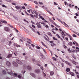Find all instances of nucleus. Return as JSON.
I'll return each mask as SVG.
<instances>
[{
  "instance_id": "obj_47",
  "label": "nucleus",
  "mask_w": 79,
  "mask_h": 79,
  "mask_svg": "<svg viewBox=\"0 0 79 79\" xmlns=\"http://www.w3.org/2000/svg\"><path fill=\"white\" fill-rule=\"evenodd\" d=\"M34 3H35L36 4V5H37V4H38V3H37V1H34Z\"/></svg>"
},
{
  "instance_id": "obj_52",
  "label": "nucleus",
  "mask_w": 79,
  "mask_h": 79,
  "mask_svg": "<svg viewBox=\"0 0 79 79\" xmlns=\"http://www.w3.org/2000/svg\"><path fill=\"white\" fill-rule=\"evenodd\" d=\"M12 35H13V34L11 33L9 35V37H11V36H12Z\"/></svg>"
},
{
  "instance_id": "obj_18",
  "label": "nucleus",
  "mask_w": 79,
  "mask_h": 79,
  "mask_svg": "<svg viewBox=\"0 0 79 79\" xmlns=\"http://www.w3.org/2000/svg\"><path fill=\"white\" fill-rule=\"evenodd\" d=\"M69 74L71 75V76H74L75 75L74 73L71 72H70L69 73Z\"/></svg>"
},
{
  "instance_id": "obj_21",
  "label": "nucleus",
  "mask_w": 79,
  "mask_h": 79,
  "mask_svg": "<svg viewBox=\"0 0 79 79\" xmlns=\"http://www.w3.org/2000/svg\"><path fill=\"white\" fill-rule=\"evenodd\" d=\"M41 58H43V59H45V56H44V55H43V54H41Z\"/></svg>"
},
{
  "instance_id": "obj_13",
  "label": "nucleus",
  "mask_w": 79,
  "mask_h": 79,
  "mask_svg": "<svg viewBox=\"0 0 79 79\" xmlns=\"http://www.w3.org/2000/svg\"><path fill=\"white\" fill-rule=\"evenodd\" d=\"M65 63L67 64H68V65H69V66H71V64L68 61H66L65 62Z\"/></svg>"
},
{
  "instance_id": "obj_50",
  "label": "nucleus",
  "mask_w": 79,
  "mask_h": 79,
  "mask_svg": "<svg viewBox=\"0 0 79 79\" xmlns=\"http://www.w3.org/2000/svg\"><path fill=\"white\" fill-rule=\"evenodd\" d=\"M68 51L69 52V53H71V50H70V48H69L68 49Z\"/></svg>"
},
{
  "instance_id": "obj_63",
  "label": "nucleus",
  "mask_w": 79,
  "mask_h": 79,
  "mask_svg": "<svg viewBox=\"0 0 79 79\" xmlns=\"http://www.w3.org/2000/svg\"><path fill=\"white\" fill-rule=\"evenodd\" d=\"M18 77L19 78H21V76L20 75L18 76Z\"/></svg>"
},
{
  "instance_id": "obj_44",
  "label": "nucleus",
  "mask_w": 79,
  "mask_h": 79,
  "mask_svg": "<svg viewBox=\"0 0 79 79\" xmlns=\"http://www.w3.org/2000/svg\"><path fill=\"white\" fill-rule=\"evenodd\" d=\"M68 44L69 45H70L71 46H72V45H73V44H72V43H69Z\"/></svg>"
},
{
  "instance_id": "obj_27",
  "label": "nucleus",
  "mask_w": 79,
  "mask_h": 79,
  "mask_svg": "<svg viewBox=\"0 0 79 79\" xmlns=\"http://www.w3.org/2000/svg\"><path fill=\"white\" fill-rule=\"evenodd\" d=\"M14 77H17L18 76V75L16 73H15L14 74Z\"/></svg>"
},
{
  "instance_id": "obj_59",
  "label": "nucleus",
  "mask_w": 79,
  "mask_h": 79,
  "mask_svg": "<svg viewBox=\"0 0 79 79\" xmlns=\"http://www.w3.org/2000/svg\"><path fill=\"white\" fill-rule=\"evenodd\" d=\"M45 27L46 28H48L49 27H48V25H46L45 26Z\"/></svg>"
},
{
  "instance_id": "obj_37",
  "label": "nucleus",
  "mask_w": 79,
  "mask_h": 79,
  "mask_svg": "<svg viewBox=\"0 0 79 79\" xmlns=\"http://www.w3.org/2000/svg\"><path fill=\"white\" fill-rule=\"evenodd\" d=\"M9 26H10V27H11L12 28H13V26H12L11 25H10V24H8Z\"/></svg>"
},
{
  "instance_id": "obj_23",
  "label": "nucleus",
  "mask_w": 79,
  "mask_h": 79,
  "mask_svg": "<svg viewBox=\"0 0 79 79\" xmlns=\"http://www.w3.org/2000/svg\"><path fill=\"white\" fill-rule=\"evenodd\" d=\"M11 56H12V55L10 54L7 57L9 58H11Z\"/></svg>"
},
{
  "instance_id": "obj_9",
  "label": "nucleus",
  "mask_w": 79,
  "mask_h": 79,
  "mask_svg": "<svg viewBox=\"0 0 79 79\" xmlns=\"http://www.w3.org/2000/svg\"><path fill=\"white\" fill-rule=\"evenodd\" d=\"M27 43H28V44H31V43L32 42V41H31V40L28 38H27Z\"/></svg>"
},
{
  "instance_id": "obj_14",
  "label": "nucleus",
  "mask_w": 79,
  "mask_h": 79,
  "mask_svg": "<svg viewBox=\"0 0 79 79\" xmlns=\"http://www.w3.org/2000/svg\"><path fill=\"white\" fill-rule=\"evenodd\" d=\"M6 64L7 65V66H10L11 64L10 63V62L7 61L6 62Z\"/></svg>"
},
{
  "instance_id": "obj_45",
  "label": "nucleus",
  "mask_w": 79,
  "mask_h": 79,
  "mask_svg": "<svg viewBox=\"0 0 79 79\" xmlns=\"http://www.w3.org/2000/svg\"><path fill=\"white\" fill-rule=\"evenodd\" d=\"M54 4L55 5H58V4L55 2H54Z\"/></svg>"
},
{
  "instance_id": "obj_35",
  "label": "nucleus",
  "mask_w": 79,
  "mask_h": 79,
  "mask_svg": "<svg viewBox=\"0 0 79 79\" xmlns=\"http://www.w3.org/2000/svg\"><path fill=\"white\" fill-rule=\"evenodd\" d=\"M53 39L54 40H57V39L55 37H53Z\"/></svg>"
},
{
  "instance_id": "obj_56",
  "label": "nucleus",
  "mask_w": 79,
  "mask_h": 79,
  "mask_svg": "<svg viewBox=\"0 0 79 79\" xmlns=\"http://www.w3.org/2000/svg\"><path fill=\"white\" fill-rule=\"evenodd\" d=\"M50 43H51V44H53V41H49Z\"/></svg>"
},
{
  "instance_id": "obj_32",
  "label": "nucleus",
  "mask_w": 79,
  "mask_h": 79,
  "mask_svg": "<svg viewBox=\"0 0 79 79\" xmlns=\"http://www.w3.org/2000/svg\"><path fill=\"white\" fill-rule=\"evenodd\" d=\"M36 48H37V49H40V47L38 46H36Z\"/></svg>"
},
{
  "instance_id": "obj_24",
  "label": "nucleus",
  "mask_w": 79,
  "mask_h": 79,
  "mask_svg": "<svg viewBox=\"0 0 79 79\" xmlns=\"http://www.w3.org/2000/svg\"><path fill=\"white\" fill-rule=\"evenodd\" d=\"M66 71L67 72H69L70 71V69L69 68H67L66 69Z\"/></svg>"
},
{
  "instance_id": "obj_5",
  "label": "nucleus",
  "mask_w": 79,
  "mask_h": 79,
  "mask_svg": "<svg viewBox=\"0 0 79 79\" xmlns=\"http://www.w3.org/2000/svg\"><path fill=\"white\" fill-rule=\"evenodd\" d=\"M26 68L28 69L29 70H31V67L30 66H27L26 67V65L23 66V68L24 69H26Z\"/></svg>"
},
{
  "instance_id": "obj_58",
  "label": "nucleus",
  "mask_w": 79,
  "mask_h": 79,
  "mask_svg": "<svg viewBox=\"0 0 79 79\" xmlns=\"http://www.w3.org/2000/svg\"><path fill=\"white\" fill-rule=\"evenodd\" d=\"M61 65H62V67H64V63H62Z\"/></svg>"
},
{
  "instance_id": "obj_7",
  "label": "nucleus",
  "mask_w": 79,
  "mask_h": 79,
  "mask_svg": "<svg viewBox=\"0 0 79 79\" xmlns=\"http://www.w3.org/2000/svg\"><path fill=\"white\" fill-rule=\"evenodd\" d=\"M4 30L6 32H9L10 31V28L8 27H4Z\"/></svg>"
},
{
  "instance_id": "obj_1",
  "label": "nucleus",
  "mask_w": 79,
  "mask_h": 79,
  "mask_svg": "<svg viewBox=\"0 0 79 79\" xmlns=\"http://www.w3.org/2000/svg\"><path fill=\"white\" fill-rule=\"evenodd\" d=\"M65 33L66 34V35H67L69 37L70 40H72L73 38H72V37H71L69 35L66 33V32H65L64 31H62V35H66V34H64Z\"/></svg>"
},
{
  "instance_id": "obj_6",
  "label": "nucleus",
  "mask_w": 79,
  "mask_h": 79,
  "mask_svg": "<svg viewBox=\"0 0 79 79\" xmlns=\"http://www.w3.org/2000/svg\"><path fill=\"white\" fill-rule=\"evenodd\" d=\"M45 35V36H44V39H45L46 40H47V41H49V40H50V39L49 38L48 36H47V35Z\"/></svg>"
},
{
  "instance_id": "obj_60",
  "label": "nucleus",
  "mask_w": 79,
  "mask_h": 79,
  "mask_svg": "<svg viewBox=\"0 0 79 79\" xmlns=\"http://www.w3.org/2000/svg\"><path fill=\"white\" fill-rule=\"evenodd\" d=\"M2 6H3V7H6V6L4 5H2Z\"/></svg>"
},
{
  "instance_id": "obj_12",
  "label": "nucleus",
  "mask_w": 79,
  "mask_h": 79,
  "mask_svg": "<svg viewBox=\"0 0 79 79\" xmlns=\"http://www.w3.org/2000/svg\"><path fill=\"white\" fill-rule=\"evenodd\" d=\"M13 65L14 66H18V64L16 63L15 62H13Z\"/></svg>"
},
{
  "instance_id": "obj_39",
  "label": "nucleus",
  "mask_w": 79,
  "mask_h": 79,
  "mask_svg": "<svg viewBox=\"0 0 79 79\" xmlns=\"http://www.w3.org/2000/svg\"><path fill=\"white\" fill-rule=\"evenodd\" d=\"M24 12L25 13L26 15H29V14H28V13H27V12L25 10H24Z\"/></svg>"
},
{
  "instance_id": "obj_36",
  "label": "nucleus",
  "mask_w": 79,
  "mask_h": 79,
  "mask_svg": "<svg viewBox=\"0 0 79 79\" xmlns=\"http://www.w3.org/2000/svg\"><path fill=\"white\" fill-rule=\"evenodd\" d=\"M29 16H31V17H32V18H34V15L32 14H30L28 15Z\"/></svg>"
},
{
  "instance_id": "obj_34",
  "label": "nucleus",
  "mask_w": 79,
  "mask_h": 79,
  "mask_svg": "<svg viewBox=\"0 0 79 79\" xmlns=\"http://www.w3.org/2000/svg\"><path fill=\"white\" fill-rule=\"evenodd\" d=\"M70 52H75V50H71Z\"/></svg>"
},
{
  "instance_id": "obj_55",
  "label": "nucleus",
  "mask_w": 79,
  "mask_h": 79,
  "mask_svg": "<svg viewBox=\"0 0 79 79\" xmlns=\"http://www.w3.org/2000/svg\"><path fill=\"white\" fill-rule=\"evenodd\" d=\"M32 60L33 61H35V59H32Z\"/></svg>"
},
{
  "instance_id": "obj_62",
  "label": "nucleus",
  "mask_w": 79,
  "mask_h": 79,
  "mask_svg": "<svg viewBox=\"0 0 79 79\" xmlns=\"http://www.w3.org/2000/svg\"><path fill=\"white\" fill-rule=\"evenodd\" d=\"M64 3H65V5H66L68 4V3H67V2H64Z\"/></svg>"
},
{
  "instance_id": "obj_11",
  "label": "nucleus",
  "mask_w": 79,
  "mask_h": 79,
  "mask_svg": "<svg viewBox=\"0 0 79 79\" xmlns=\"http://www.w3.org/2000/svg\"><path fill=\"white\" fill-rule=\"evenodd\" d=\"M40 70L39 69H36L35 70V72L36 73H37V74H39V73H40Z\"/></svg>"
},
{
  "instance_id": "obj_33",
  "label": "nucleus",
  "mask_w": 79,
  "mask_h": 79,
  "mask_svg": "<svg viewBox=\"0 0 79 79\" xmlns=\"http://www.w3.org/2000/svg\"><path fill=\"white\" fill-rule=\"evenodd\" d=\"M52 59L53 61H56V59L55 57H52Z\"/></svg>"
},
{
  "instance_id": "obj_57",
  "label": "nucleus",
  "mask_w": 79,
  "mask_h": 79,
  "mask_svg": "<svg viewBox=\"0 0 79 79\" xmlns=\"http://www.w3.org/2000/svg\"><path fill=\"white\" fill-rule=\"evenodd\" d=\"M75 15L77 16H78L79 15H78V14H77V13H76Z\"/></svg>"
},
{
  "instance_id": "obj_42",
  "label": "nucleus",
  "mask_w": 79,
  "mask_h": 79,
  "mask_svg": "<svg viewBox=\"0 0 79 79\" xmlns=\"http://www.w3.org/2000/svg\"><path fill=\"white\" fill-rule=\"evenodd\" d=\"M43 49L44 52H45V53H47V52H46L45 49L43 48Z\"/></svg>"
},
{
  "instance_id": "obj_40",
  "label": "nucleus",
  "mask_w": 79,
  "mask_h": 79,
  "mask_svg": "<svg viewBox=\"0 0 79 79\" xmlns=\"http://www.w3.org/2000/svg\"><path fill=\"white\" fill-rule=\"evenodd\" d=\"M48 13H50V15H52V16H53V14H52V13L51 12V11H48Z\"/></svg>"
},
{
  "instance_id": "obj_43",
  "label": "nucleus",
  "mask_w": 79,
  "mask_h": 79,
  "mask_svg": "<svg viewBox=\"0 0 79 79\" xmlns=\"http://www.w3.org/2000/svg\"><path fill=\"white\" fill-rule=\"evenodd\" d=\"M32 27H33V28H35V26L33 24L32 25Z\"/></svg>"
},
{
  "instance_id": "obj_4",
  "label": "nucleus",
  "mask_w": 79,
  "mask_h": 79,
  "mask_svg": "<svg viewBox=\"0 0 79 79\" xmlns=\"http://www.w3.org/2000/svg\"><path fill=\"white\" fill-rule=\"evenodd\" d=\"M8 71V73L9 74H10L11 76H12L13 75V72H12V71L11 70H7Z\"/></svg>"
},
{
  "instance_id": "obj_20",
  "label": "nucleus",
  "mask_w": 79,
  "mask_h": 79,
  "mask_svg": "<svg viewBox=\"0 0 79 79\" xmlns=\"http://www.w3.org/2000/svg\"><path fill=\"white\" fill-rule=\"evenodd\" d=\"M15 8L17 10H19V9L21 8V7H20L18 6H16Z\"/></svg>"
},
{
  "instance_id": "obj_8",
  "label": "nucleus",
  "mask_w": 79,
  "mask_h": 79,
  "mask_svg": "<svg viewBox=\"0 0 79 79\" xmlns=\"http://www.w3.org/2000/svg\"><path fill=\"white\" fill-rule=\"evenodd\" d=\"M16 61L19 64H23V63L18 59H16Z\"/></svg>"
},
{
  "instance_id": "obj_16",
  "label": "nucleus",
  "mask_w": 79,
  "mask_h": 79,
  "mask_svg": "<svg viewBox=\"0 0 79 79\" xmlns=\"http://www.w3.org/2000/svg\"><path fill=\"white\" fill-rule=\"evenodd\" d=\"M52 23L55 26H56V27H60L59 26L57 25L55 23V22L53 21H52Z\"/></svg>"
},
{
  "instance_id": "obj_19",
  "label": "nucleus",
  "mask_w": 79,
  "mask_h": 79,
  "mask_svg": "<svg viewBox=\"0 0 79 79\" xmlns=\"http://www.w3.org/2000/svg\"><path fill=\"white\" fill-rule=\"evenodd\" d=\"M30 75L32 76L33 77H35V74L33 73H31Z\"/></svg>"
},
{
  "instance_id": "obj_2",
  "label": "nucleus",
  "mask_w": 79,
  "mask_h": 79,
  "mask_svg": "<svg viewBox=\"0 0 79 79\" xmlns=\"http://www.w3.org/2000/svg\"><path fill=\"white\" fill-rule=\"evenodd\" d=\"M57 20H58V21H59L60 22V23H62L63 24H64V26H65V27H68V25H67L66 23H65V22H62V21H61V20L60 19H57Z\"/></svg>"
},
{
  "instance_id": "obj_38",
  "label": "nucleus",
  "mask_w": 79,
  "mask_h": 79,
  "mask_svg": "<svg viewBox=\"0 0 79 79\" xmlns=\"http://www.w3.org/2000/svg\"><path fill=\"white\" fill-rule=\"evenodd\" d=\"M26 45L27 47H29V46H30V45L29 44H27V43H26Z\"/></svg>"
},
{
  "instance_id": "obj_49",
  "label": "nucleus",
  "mask_w": 79,
  "mask_h": 79,
  "mask_svg": "<svg viewBox=\"0 0 79 79\" xmlns=\"http://www.w3.org/2000/svg\"><path fill=\"white\" fill-rule=\"evenodd\" d=\"M75 73L76 74H78V75L79 74V73H78V72H77L75 71Z\"/></svg>"
},
{
  "instance_id": "obj_61",
  "label": "nucleus",
  "mask_w": 79,
  "mask_h": 79,
  "mask_svg": "<svg viewBox=\"0 0 79 79\" xmlns=\"http://www.w3.org/2000/svg\"><path fill=\"white\" fill-rule=\"evenodd\" d=\"M51 26L52 27V28H53V27H54V26H53V25H51Z\"/></svg>"
},
{
  "instance_id": "obj_10",
  "label": "nucleus",
  "mask_w": 79,
  "mask_h": 79,
  "mask_svg": "<svg viewBox=\"0 0 79 79\" xmlns=\"http://www.w3.org/2000/svg\"><path fill=\"white\" fill-rule=\"evenodd\" d=\"M0 21H1V22H2L3 23H4L5 24H7V22H6V21L5 20L3 21V20L1 19H0Z\"/></svg>"
},
{
  "instance_id": "obj_29",
  "label": "nucleus",
  "mask_w": 79,
  "mask_h": 79,
  "mask_svg": "<svg viewBox=\"0 0 79 79\" xmlns=\"http://www.w3.org/2000/svg\"><path fill=\"white\" fill-rule=\"evenodd\" d=\"M6 71H5V70H3L2 71V73L3 74H6Z\"/></svg>"
},
{
  "instance_id": "obj_22",
  "label": "nucleus",
  "mask_w": 79,
  "mask_h": 79,
  "mask_svg": "<svg viewBox=\"0 0 79 79\" xmlns=\"http://www.w3.org/2000/svg\"><path fill=\"white\" fill-rule=\"evenodd\" d=\"M50 74L51 76H52V75L54 74V72H53V71H51L50 72Z\"/></svg>"
},
{
  "instance_id": "obj_25",
  "label": "nucleus",
  "mask_w": 79,
  "mask_h": 79,
  "mask_svg": "<svg viewBox=\"0 0 79 79\" xmlns=\"http://www.w3.org/2000/svg\"><path fill=\"white\" fill-rule=\"evenodd\" d=\"M33 12L36 15V16H38V14L37 11H35V10H34Z\"/></svg>"
},
{
  "instance_id": "obj_46",
  "label": "nucleus",
  "mask_w": 79,
  "mask_h": 79,
  "mask_svg": "<svg viewBox=\"0 0 79 79\" xmlns=\"http://www.w3.org/2000/svg\"><path fill=\"white\" fill-rule=\"evenodd\" d=\"M24 21H25V22H26L27 23H29V22H28V21L26 20V19H24Z\"/></svg>"
},
{
  "instance_id": "obj_51",
  "label": "nucleus",
  "mask_w": 79,
  "mask_h": 79,
  "mask_svg": "<svg viewBox=\"0 0 79 79\" xmlns=\"http://www.w3.org/2000/svg\"><path fill=\"white\" fill-rule=\"evenodd\" d=\"M73 37H76V35H75V34H74L73 35Z\"/></svg>"
},
{
  "instance_id": "obj_41",
  "label": "nucleus",
  "mask_w": 79,
  "mask_h": 79,
  "mask_svg": "<svg viewBox=\"0 0 79 79\" xmlns=\"http://www.w3.org/2000/svg\"><path fill=\"white\" fill-rule=\"evenodd\" d=\"M39 3L40 5H44V3H43V2H39Z\"/></svg>"
},
{
  "instance_id": "obj_28",
  "label": "nucleus",
  "mask_w": 79,
  "mask_h": 79,
  "mask_svg": "<svg viewBox=\"0 0 79 79\" xmlns=\"http://www.w3.org/2000/svg\"><path fill=\"white\" fill-rule=\"evenodd\" d=\"M72 63L75 65H76V64H77L76 63V61H75L74 60L72 61Z\"/></svg>"
},
{
  "instance_id": "obj_15",
  "label": "nucleus",
  "mask_w": 79,
  "mask_h": 79,
  "mask_svg": "<svg viewBox=\"0 0 79 79\" xmlns=\"http://www.w3.org/2000/svg\"><path fill=\"white\" fill-rule=\"evenodd\" d=\"M56 35L58 38L60 39L62 41H63V40L62 38H61V37H60V36L59 35L57 34Z\"/></svg>"
},
{
  "instance_id": "obj_30",
  "label": "nucleus",
  "mask_w": 79,
  "mask_h": 79,
  "mask_svg": "<svg viewBox=\"0 0 79 79\" xmlns=\"http://www.w3.org/2000/svg\"><path fill=\"white\" fill-rule=\"evenodd\" d=\"M23 74L26 73V71L25 70H22L21 72Z\"/></svg>"
},
{
  "instance_id": "obj_26",
  "label": "nucleus",
  "mask_w": 79,
  "mask_h": 79,
  "mask_svg": "<svg viewBox=\"0 0 79 79\" xmlns=\"http://www.w3.org/2000/svg\"><path fill=\"white\" fill-rule=\"evenodd\" d=\"M48 35H50V36H51V37H52V34H51V33L50 32H48Z\"/></svg>"
},
{
  "instance_id": "obj_53",
  "label": "nucleus",
  "mask_w": 79,
  "mask_h": 79,
  "mask_svg": "<svg viewBox=\"0 0 79 79\" xmlns=\"http://www.w3.org/2000/svg\"><path fill=\"white\" fill-rule=\"evenodd\" d=\"M31 45L33 47H35V45H34L32 44H31Z\"/></svg>"
},
{
  "instance_id": "obj_48",
  "label": "nucleus",
  "mask_w": 79,
  "mask_h": 79,
  "mask_svg": "<svg viewBox=\"0 0 79 79\" xmlns=\"http://www.w3.org/2000/svg\"><path fill=\"white\" fill-rule=\"evenodd\" d=\"M14 29L15 30V31H16V32H19L18 30L16 28H14Z\"/></svg>"
},
{
  "instance_id": "obj_64",
  "label": "nucleus",
  "mask_w": 79,
  "mask_h": 79,
  "mask_svg": "<svg viewBox=\"0 0 79 79\" xmlns=\"http://www.w3.org/2000/svg\"><path fill=\"white\" fill-rule=\"evenodd\" d=\"M48 65L47 64H45L44 66H45V67H47V66Z\"/></svg>"
},
{
  "instance_id": "obj_54",
  "label": "nucleus",
  "mask_w": 79,
  "mask_h": 79,
  "mask_svg": "<svg viewBox=\"0 0 79 79\" xmlns=\"http://www.w3.org/2000/svg\"><path fill=\"white\" fill-rule=\"evenodd\" d=\"M64 48H67V47L66 46H65V45L64 46Z\"/></svg>"
},
{
  "instance_id": "obj_17",
  "label": "nucleus",
  "mask_w": 79,
  "mask_h": 79,
  "mask_svg": "<svg viewBox=\"0 0 79 79\" xmlns=\"http://www.w3.org/2000/svg\"><path fill=\"white\" fill-rule=\"evenodd\" d=\"M41 43L43 45H44V47H46V48H48V47H47V46H46V45L45 44H44V43H43V42H41Z\"/></svg>"
},
{
  "instance_id": "obj_31",
  "label": "nucleus",
  "mask_w": 79,
  "mask_h": 79,
  "mask_svg": "<svg viewBox=\"0 0 79 79\" xmlns=\"http://www.w3.org/2000/svg\"><path fill=\"white\" fill-rule=\"evenodd\" d=\"M43 75L44 77H45V76H46V74H45L44 72H43Z\"/></svg>"
},
{
  "instance_id": "obj_3",
  "label": "nucleus",
  "mask_w": 79,
  "mask_h": 79,
  "mask_svg": "<svg viewBox=\"0 0 79 79\" xmlns=\"http://www.w3.org/2000/svg\"><path fill=\"white\" fill-rule=\"evenodd\" d=\"M40 22L39 23V22H37L36 25H37V27L38 28H39L40 29H42V27H41V25H40Z\"/></svg>"
}]
</instances>
